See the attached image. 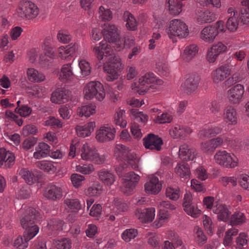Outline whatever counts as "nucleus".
Masks as SVG:
<instances>
[{
  "label": "nucleus",
  "mask_w": 249,
  "mask_h": 249,
  "mask_svg": "<svg viewBox=\"0 0 249 249\" xmlns=\"http://www.w3.org/2000/svg\"><path fill=\"white\" fill-rule=\"evenodd\" d=\"M64 203L71 209L75 210L76 211L81 209V206L80 202L77 199H66Z\"/></svg>",
  "instance_id": "nucleus-53"
},
{
  "label": "nucleus",
  "mask_w": 249,
  "mask_h": 249,
  "mask_svg": "<svg viewBox=\"0 0 249 249\" xmlns=\"http://www.w3.org/2000/svg\"><path fill=\"white\" fill-rule=\"evenodd\" d=\"M200 77L196 73L187 75L184 83L181 85L182 90L188 94H191L195 91L198 88Z\"/></svg>",
  "instance_id": "nucleus-11"
},
{
  "label": "nucleus",
  "mask_w": 249,
  "mask_h": 249,
  "mask_svg": "<svg viewBox=\"0 0 249 249\" xmlns=\"http://www.w3.org/2000/svg\"><path fill=\"white\" fill-rule=\"evenodd\" d=\"M223 142V139L218 137L202 142L201 143V149L203 152L207 154H211L218 146L222 145Z\"/></svg>",
  "instance_id": "nucleus-17"
},
{
  "label": "nucleus",
  "mask_w": 249,
  "mask_h": 249,
  "mask_svg": "<svg viewBox=\"0 0 249 249\" xmlns=\"http://www.w3.org/2000/svg\"><path fill=\"white\" fill-rule=\"evenodd\" d=\"M138 234L137 230L134 229H127L123 232L122 235V238L126 242L130 241L135 238Z\"/></svg>",
  "instance_id": "nucleus-51"
},
{
  "label": "nucleus",
  "mask_w": 249,
  "mask_h": 249,
  "mask_svg": "<svg viewBox=\"0 0 249 249\" xmlns=\"http://www.w3.org/2000/svg\"><path fill=\"white\" fill-rule=\"evenodd\" d=\"M59 112L61 117L63 119H69L72 113V109L70 108L69 106L67 105L61 106L59 109Z\"/></svg>",
  "instance_id": "nucleus-57"
},
{
  "label": "nucleus",
  "mask_w": 249,
  "mask_h": 249,
  "mask_svg": "<svg viewBox=\"0 0 249 249\" xmlns=\"http://www.w3.org/2000/svg\"><path fill=\"white\" fill-rule=\"evenodd\" d=\"M166 4L171 14L177 15L182 11V3L179 0H168Z\"/></svg>",
  "instance_id": "nucleus-35"
},
{
  "label": "nucleus",
  "mask_w": 249,
  "mask_h": 249,
  "mask_svg": "<svg viewBox=\"0 0 249 249\" xmlns=\"http://www.w3.org/2000/svg\"><path fill=\"white\" fill-rule=\"evenodd\" d=\"M123 68L119 56L113 55L108 58L107 61L104 63V70L109 75L107 77L108 81H112L118 78L121 70Z\"/></svg>",
  "instance_id": "nucleus-4"
},
{
  "label": "nucleus",
  "mask_w": 249,
  "mask_h": 249,
  "mask_svg": "<svg viewBox=\"0 0 249 249\" xmlns=\"http://www.w3.org/2000/svg\"><path fill=\"white\" fill-rule=\"evenodd\" d=\"M84 91L85 97L88 100L95 97L98 100L101 101L106 95L103 85L98 81H92L88 83Z\"/></svg>",
  "instance_id": "nucleus-5"
},
{
  "label": "nucleus",
  "mask_w": 249,
  "mask_h": 249,
  "mask_svg": "<svg viewBox=\"0 0 249 249\" xmlns=\"http://www.w3.org/2000/svg\"><path fill=\"white\" fill-rule=\"evenodd\" d=\"M53 245L57 249H69L71 247V241L69 238H61L60 240H54Z\"/></svg>",
  "instance_id": "nucleus-45"
},
{
  "label": "nucleus",
  "mask_w": 249,
  "mask_h": 249,
  "mask_svg": "<svg viewBox=\"0 0 249 249\" xmlns=\"http://www.w3.org/2000/svg\"><path fill=\"white\" fill-rule=\"evenodd\" d=\"M40 213L33 207L28 208L21 215L20 224L25 229L23 237L26 240H31L38 232L39 228L35 223L40 218Z\"/></svg>",
  "instance_id": "nucleus-1"
},
{
  "label": "nucleus",
  "mask_w": 249,
  "mask_h": 249,
  "mask_svg": "<svg viewBox=\"0 0 249 249\" xmlns=\"http://www.w3.org/2000/svg\"><path fill=\"white\" fill-rule=\"evenodd\" d=\"M81 156L82 159L92 161L97 164H103L105 161L104 156H100L96 150L90 148L88 144L83 145Z\"/></svg>",
  "instance_id": "nucleus-9"
},
{
  "label": "nucleus",
  "mask_w": 249,
  "mask_h": 249,
  "mask_svg": "<svg viewBox=\"0 0 249 249\" xmlns=\"http://www.w3.org/2000/svg\"><path fill=\"white\" fill-rule=\"evenodd\" d=\"M125 178L124 180L135 183V184H138L139 179L140 177L138 175L135 174L134 172H129L128 173L126 174V175L124 176Z\"/></svg>",
  "instance_id": "nucleus-62"
},
{
  "label": "nucleus",
  "mask_w": 249,
  "mask_h": 249,
  "mask_svg": "<svg viewBox=\"0 0 249 249\" xmlns=\"http://www.w3.org/2000/svg\"><path fill=\"white\" fill-rule=\"evenodd\" d=\"M148 243L154 249H160V240L156 235H152L148 238Z\"/></svg>",
  "instance_id": "nucleus-64"
},
{
  "label": "nucleus",
  "mask_w": 249,
  "mask_h": 249,
  "mask_svg": "<svg viewBox=\"0 0 249 249\" xmlns=\"http://www.w3.org/2000/svg\"><path fill=\"white\" fill-rule=\"evenodd\" d=\"M50 147L45 142H40L37 147L36 151L34 154V157L36 159H39L42 158L46 157L50 154Z\"/></svg>",
  "instance_id": "nucleus-33"
},
{
  "label": "nucleus",
  "mask_w": 249,
  "mask_h": 249,
  "mask_svg": "<svg viewBox=\"0 0 249 249\" xmlns=\"http://www.w3.org/2000/svg\"><path fill=\"white\" fill-rule=\"evenodd\" d=\"M15 159L13 153L6 151L5 149H0V167L4 163L5 168H10L14 164Z\"/></svg>",
  "instance_id": "nucleus-23"
},
{
  "label": "nucleus",
  "mask_w": 249,
  "mask_h": 249,
  "mask_svg": "<svg viewBox=\"0 0 249 249\" xmlns=\"http://www.w3.org/2000/svg\"><path fill=\"white\" fill-rule=\"evenodd\" d=\"M221 131V128L218 127H215L210 129H205L202 131L201 134H203L206 137H211L219 134Z\"/></svg>",
  "instance_id": "nucleus-61"
},
{
  "label": "nucleus",
  "mask_w": 249,
  "mask_h": 249,
  "mask_svg": "<svg viewBox=\"0 0 249 249\" xmlns=\"http://www.w3.org/2000/svg\"><path fill=\"white\" fill-rule=\"evenodd\" d=\"M223 119L228 125H234L237 124V112L231 106H227L224 110Z\"/></svg>",
  "instance_id": "nucleus-22"
},
{
  "label": "nucleus",
  "mask_w": 249,
  "mask_h": 249,
  "mask_svg": "<svg viewBox=\"0 0 249 249\" xmlns=\"http://www.w3.org/2000/svg\"><path fill=\"white\" fill-rule=\"evenodd\" d=\"M38 7L30 1H21L18 5V13L22 18L32 19L36 18L38 14Z\"/></svg>",
  "instance_id": "nucleus-7"
},
{
  "label": "nucleus",
  "mask_w": 249,
  "mask_h": 249,
  "mask_svg": "<svg viewBox=\"0 0 249 249\" xmlns=\"http://www.w3.org/2000/svg\"><path fill=\"white\" fill-rule=\"evenodd\" d=\"M64 222L62 220L53 218L50 220L48 226L53 231H62Z\"/></svg>",
  "instance_id": "nucleus-46"
},
{
  "label": "nucleus",
  "mask_w": 249,
  "mask_h": 249,
  "mask_svg": "<svg viewBox=\"0 0 249 249\" xmlns=\"http://www.w3.org/2000/svg\"><path fill=\"white\" fill-rule=\"evenodd\" d=\"M71 180L72 184L76 187H79L82 185V181L85 180L83 176L78 174H72L71 176Z\"/></svg>",
  "instance_id": "nucleus-60"
},
{
  "label": "nucleus",
  "mask_w": 249,
  "mask_h": 249,
  "mask_svg": "<svg viewBox=\"0 0 249 249\" xmlns=\"http://www.w3.org/2000/svg\"><path fill=\"white\" fill-rule=\"evenodd\" d=\"M99 18L102 21H109L112 18V13L108 8H105L104 6H101L99 9Z\"/></svg>",
  "instance_id": "nucleus-47"
},
{
  "label": "nucleus",
  "mask_w": 249,
  "mask_h": 249,
  "mask_svg": "<svg viewBox=\"0 0 249 249\" xmlns=\"http://www.w3.org/2000/svg\"><path fill=\"white\" fill-rule=\"evenodd\" d=\"M175 172L181 178L184 179L190 178V169L188 164L184 161L178 163L175 168Z\"/></svg>",
  "instance_id": "nucleus-26"
},
{
  "label": "nucleus",
  "mask_w": 249,
  "mask_h": 249,
  "mask_svg": "<svg viewBox=\"0 0 249 249\" xmlns=\"http://www.w3.org/2000/svg\"><path fill=\"white\" fill-rule=\"evenodd\" d=\"M137 185L135 183L124 180L123 185L120 187V189L124 194L129 195Z\"/></svg>",
  "instance_id": "nucleus-50"
},
{
  "label": "nucleus",
  "mask_w": 249,
  "mask_h": 249,
  "mask_svg": "<svg viewBox=\"0 0 249 249\" xmlns=\"http://www.w3.org/2000/svg\"><path fill=\"white\" fill-rule=\"evenodd\" d=\"M213 211L217 214V219L226 221L228 219L230 212L227 208L223 205L218 204L213 207Z\"/></svg>",
  "instance_id": "nucleus-27"
},
{
  "label": "nucleus",
  "mask_w": 249,
  "mask_h": 249,
  "mask_svg": "<svg viewBox=\"0 0 249 249\" xmlns=\"http://www.w3.org/2000/svg\"><path fill=\"white\" fill-rule=\"evenodd\" d=\"M179 193V190L178 188L174 189L172 187H168L166 189V196L171 200H176L180 196Z\"/></svg>",
  "instance_id": "nucleus-54"
},
{
  "label": "nucleus",
  "mask_w": 249,
  "mask_h": 249,
  "mask_svg": "<svg viewBox=\"0 0 249 249\" xmlns=\"http://www.w3.org/2000/svg\"><path fill=\"white\" fill-rule=\"evenodd\" d=\"M71 95V92L67 89L58 88L51 95V101L55 104H60L67 102Z\"/></svg>",
  "instance_id": "nucleus-15"
},
{
  "label": "nucleus",
  "mask_w": 249,
  "mask_h": 249,
  "mask_svg": "<svg viewBox=\"0 0 249 249\" xmlns=\"http://www.w3.org/2000/svg\"><path fill=\"white\" fill-rule=\"evenodd\" d=\"M198 51V48L196 44L187 46L184 50L182 55L183 60L185 62H189L193 59Z\"/></svg>",
  "instance_id": "nucleus-29"
},
{
  "label": "nucleus",
  "mask_w": 249,
  "mask_h": 249,
  "mask_svg": "<svg viewBox=\"0 0 249 249\" xmlns=\"http://www.w3.org/2000/svg\"><path fill=\"white\" fill-rule=\"evenodd\" d=\"M123 160L127 161L128 163L131 165L133 169H136L138 167L136 161V155L126 146H125L124 151L122 155L118 159V160Z\"/></svg>",
  "instance_id": "nucleus-28"
},
{
  "label": "nucleus",
  "mask_w": 249,
  "mask_h": 249,
  "mask_svg": "<svg viewBox=\"0 0 249 249\" xmlns=\"http://www.w3.org/2000/svg\"><path fill=\"white\" fill-rule=\"evenodd\" d=\"M144 187L146 193L156 195L160 191L162 184L157 177L153 176L145 184Z\"/></svg>",
  "instance_id": "nucleus-20"
},
{
  "label": "nucleus",
  "mask_w": 249,
  "mask_h": 249,
  "mask_svg": "<svg viewBox=\"0 0 249 249\" xmlns=\"http://www.w3.org/2000/svg\"><path fill=\"white\" fill-rule=\"evenodd\" d=\"M115 133L114 128L105 127L97 131L96 138L100 142H108L114 139Z\"/></svg>",
  "instance_id": "nucleus-21"
},
{
  "label": "nucleus",
  "mask_w": 249,
  "mask_h": 249,
  "mask_svg": "<svg viewBox=\"0 0 249 249\" xmlns=\"http://www.w3.org/2000/svg\"><path fill=\"white\" fill-rule=\"evenodd\" d=\"M192 195L190 193L185 194L183 202L184 210L188 214L193 217H196L200 213V211L195 205L192 204Z\"/></svg>",
  "instance_id": "nucleus-18"
},
{
  "label": "nucleus",
  "mask_w": 249,
  "mask_h": 249,
  "mask_svg": "<svg viewBox=\"0 0 249 249\" xmlns=\"http://www.w3.org/2000/svg\"><path fill=\"white\" fill-rule=\"evenodd\" d=\"M135 215L142 223L151 222L155 217V209L154 208H137L135 212Z\"/></svg>",
  "instance_id": "nucleus-14"
},
{
  "label": "nucleus",
  "mask_w": 249,
  "mask_h": 249,
  "mask_svg": "<svg viewBox=\"0 0 249 249\" xmlns=\"http://www.w3.org/2000/svg\"><path fill=\"white\" fill-rule=\"evenodd\" d=\"M232 72L229 63L222 65L213 71L212 77L214 83H218L224 80Z\"/></svg>",
  "instance_id": "nucleus-12"
},
{
  "label": "nucleus",
  "mask_w": 249,
  "mask_h": 249,
  "mask_svg": "<svg viewBox=\"0 0 249 249\" xmlns=\"http://www.w3.org/2000/svg\"><path fill=\"white\" fill-rule=\"evenodd\" d=\"M104 39L109 43L114 44V48L117 51L124 49V41L121 39L118 28L113 24H108L102 31Z\"/></svg>",
  "instance_id": "nucleus-3"
},
{
  "label": "nucleus",
  "mask_w": 249,
  "mask_h": 249,
  "mask_svg": "<svg viewBox=\"0 0 249 249\" xmlns=\"http://www.w3.org/2000/svg\"><path fill=\"white\" fill-rule=\"evenodd\" d=\"M169 30L168 32L170 38L172 36H177L180 38L185 37L189 34V30L186 24L179 19L171 21Z\"/></svg>",
  "instance_id": "nucleus-8"
},
{
  "label": "nucleus",
  "mask_w": 249,
  "mask_h": 249,
  "mask_svg": "<svg viewBox=\"0 0 249 249\" xmlns=\"http://www.w3.org/2000/svg\"><path fill=\"white\" fill-rule=\"evenodd\" d=\"M195 230L196 231V241L198 244H204L206 242L207 239L202 230L198 227H196Z\"/></svg>",
  "instance_id": "nucleus-55"
},
{
  "label": "nucleus",
  "mask_w": 249,
  "mask_h": 249,
  "mask_svg": "<svg viewBox=\"0 0 249 249\" xmlns=\"http://www.w3.org/2000/svg\"><path fill=\"white\" fill-rule=\"evenodd\" d=\"M218 32L213 25H209L203 29L201 32L200 38L205 42H213L218 35Z\"/></svg>",
  "instance_id": "nucleus-19"
},
{
  "label": "nucleus",
  "mask_w": 249,
  "mask_h": 249,
  "mask_svg": "<svg viewBox=\"0 0 249 249\" xmlns=\"http://www.w3.org/2000/svg\"><path fill=\"white\" fill-rule=\"evenodd\" d=\"M143 145L146 149L160 151L163 144V141L159 136L153 133L148 134L143 139Z\"/></svg>",
  "instance_id": "nucleus-13"
},
{
  "label": "nucleus",
  "mask_w": 249,
  "mask_h": 249,
  "mask_svg": "<svg viewBox=\"0 0 249 249\" xmlns=\"http://www.w3.org/2000/svg\"><path fill=\"white\" fill-rule=\"evenodd\" d=\"M239 21L237 16L230 17L226 22V28L230 31H235L237 30Z\"/></svg>",
  "instance_id": "nucleus-49"
},
{
  "label": "nucleus",
  "mask_w": 249,
  "mask_h": 249,
  "mask_svg": "<svg viewBox=\"0 0 249 249\" xmlns=\"http://www.w3.org/2000/svg\"><path fill=\"white\" fill-rule=\"evenodd\" d=\"M102 192V185L99 182L94 183L85 191L87 196H97Z\"/></svg>",
  "instance_id": "nucleus-43"
},
{
  "label": "nucleus",
  "mask_w": 249,
  "mask_h": 249,
  "mask_svg": "<svg viewBox=\"0 0 249 249\" xmlns=\"http://www.w3.org/2000/svg\"><path fill=\"white\" fill-rule=\"evenodd\" d=\"M96 106L92 104L82 106L77 109V114L80 116L89 117L95 113Z\"/></svg>",
  "instance_id": "nucleus-34"
},
{
  "label": "nucleus",
  "mask_w": 249,
  "mask_h": 249,
  "mask_svg": "<svg viewBox=\"0 0 249 249\" xmlns=\"http://www.w3.org/2000/svg\"><path fill=\"white\" fill-rule=\"evenodd\" d=\"M163 83V81L157 79L153 73H146L139 79L138 84L134 83L135 85L134 91L140 95H143L150 88L157 89L158 86L161 85Z\"/></svg>",
  "instance_id": "nucleus-2"
},
{
  "label": "nucleus",
  "mask_w": 249,
  "mask_h": 249,
  "mask_svg": "<svg viewBox=\"0 0 249 249\" xmlns=\"http://www.w3.org/2000/svg\"><path fill=\"white\" fill-rule=\"evenodd\" d=\"M191 132L190 128L177 125L172 130L170 131V134L173 138L178 139L185 137Z\"/></svg>",
  "instance_id": "nucleus-30"
},
{
  "label": "nucleus",
  "mask_w": 249,
  "mask_h": 249,
  "mask_svg": "<svg viewBox=\"0 0 249 249\" xmlns=\"http://www.w3.org/2000/svg\"><path fill=\"white\" fill-rule=\"evenodd\" d=\"M211 48L212 50L218 55L227 50V47L221 42H218L216 44H213Z\"/></svg>",
  "instance_id": "nucleus-58"
},
{
  "label": "nucleus",
  "mask_w": 249,
  "mask_h": 249,
  "mask_svg": "<svg viewBox=\"0 0 249 249\" xmlns=\"http://www.w3.org/2000/svg\"><path fill=\"white\" fill-rule=\"evenodd\" d=\"M44 195L46 198L53 200L59 199L62 196V190L60 187L52 185L46 189Z\"/></svg>",
  "instance_id": "nucleus-25"
},
{
  "label": "nucleus",
  "mask_w": 249,
  "mask_h": 249,
  "mask_svg": "<svg viewBox=\"0 0 249 249\" xmlns=\"http://www.w3.org/2000/svg\"><path fill=\"white\" fill-rule=\"evenodd\" d=\"M98 175L100 179L107 186L111 185L115 181V176L109 171L102 170L99 171Z\"/></svg>",
  "instance_id": "nucleus-31"
},
{
  "label": "nucleus",
  "mask_w": 249,
  "mask_h": 249,
  "mask_svg": "<svg viewBox=\"0 0 249 249\" xmlns=\"http://www.w3.org/2000/svg\"><path fill=\"white\" fill-rule=\"evenodd\" d=\"M36 164L37 167L45 172H49L52 171L54 172L56 170V167L51 162L40 161L36 162Z\"/></svg>",
  "instance_id": "nucleus-52"
},
{
  "label": "nucleus",
  "mask_w": 249,
  "mask_h": 249,
  "mask_svg": "<svg viewBox=\"0 0 249 249\" xmlns=\"http://www.w3.org/2000/svg\"><path fill=\"white\" fill-rule=\"evenodd\" d=\"M27 73L29 80L32 82H41L45 79V76L34 69H28Z\"/></svg>",
  "instance_id": "nucleus-41"
},
{
  "label": "nucleus",
  "mask_w": 249,
  "mask_h": 249,
  "mask_svg": "<svg viewBox=\"0 0 249 249\" xmlns=\"http://www.w3.org/2000/svg\"><path fill=\"white\" fill-rule=\"evenodd\" d=\"M95 127L94 122H89L84 126H77L75 129L78 136L85 138L90 134Z\"/></svg>",
  "instance_id": "nucleus-32"
},
{
  "label": "nucleus",
  "mask_w": 249,
  "mask_h": 249,
  "mask_svg": "<svg viewBox=\"0 0 249 249\" xmlns=\"http://www.w3.org/2000/svg\"><path fill=\"white\" fill-rule=\"evenodd\" d=\"M246 217L244 214L240 212H236L231 215V223L233 225H237L245 222Z\"/></svg>",
  "instance_id": "nucleus-48"
},
{
  "label": "nucleus",
  "mask_w": 249,
  "mask_h": 249,
  "mask_svg": "<svg viewBox=\"0 0 249 249\" xmlns=\"http://www.w3.org/2000/svg\"><path fill=\"white\" fill-rule=\"evenodd\" d=\"M124 110L119 108L114 115L115 124L123 128L125 127L127 124L126 121L124 117Z\"/></svg>",
  "instance_id": "nucleus-40"
},
{
  "label": "nucleus",
  "mask_w": 249,
  "mask_h": 249,
  "mask_svg": "<svg viewBox=\"0 0 249 249\" xmlns=\"http://www.w3.org/2000/svg\"><path fill=\"white\" fill-rule=\"evenodd\" d=\"M42 48L44 51L45 55L53 59L55 56L53 48L51 46V39L50 37L45 38L42 45Z\"/></svg>",
  "instance_id": "nucleus-39"
},
{
  "label": "nucleus",
  "mask_w": 249,
  "mask_h": 249,
  "mask_svg": "<svg viewBox=\"0 0 249 249\" xmlns=\"http://www.w3.org/2000/svg\"><path fill=\"white\" fill-rule=\"evenodd\" d=\"M19 175L29 185L34 184L37 180V177L32 172L26 168L21 169Z\"/></svg>",
  "instance_id": "nucleus-36"
},
{
  "label": "nucleus",
  "mask_w": 249,
  "mask_h": 249,
  "mask_svg": "<svg viewBox=\"0 0 249 249\" xmlns=\"http://www.w3.org/2000/svg\"><path fill=\"white\" fill-rule=\"evenodd\" d=\"M244 93V88L241 84H237L228 91V98L233 103L236 104L240 102Z\"/></svg>",
  "instance_id": "nucleus-16"
},
{
  "label": "nucleus",
  "mask_w": 249,
  "mask_h": 249,
  "mask_svg": "<svg viewBox=\"0 0 249 249\" xmlns=\"http://www.w3.org/2000/svg\"><path fill=\"white\" fill-rule=\"evenodd\" d=\"M240 18L241 22L244 24L249 23V9L248 7H243L241 8L239 13Z\"/></svg>",
  "instance_id": "nucleus-56"
},
{
  "label": "nucleus",
  "mask_w": 249,
  "mask_h": 249,
  "mask_svg": "<svg viewBox=\"0 0 249 249\" xmlns=\"http://www.w3.org/2000/svg\"><path fill=\"white\" fill-rule=\"evenodd\" d=\"M215 19L214 14L209 11L201 12L197 17V20L201 23H210Z\"/></svg>",
  "instance_id": "nucleus-44"
},
{
  "label": "nucleus",
  "mask_w": 249,
  "mask_h": 249,
  "mask_svg": "<svg viewBox=\"0 0 249 249\" xmlns=\"http://www.w3.org/2000/svg\"><path fill=\"white\" fill-rule=\"evenodd\" d=\"M195 149L189 148L186 144L181 145L179 149V157L183 160H192L195 158Z\"/></svg>",
  "instance_id": "nucleus-24"
},
{
  "label": "nucleus",
  "mask_w": 249,
  "mask_h": 249,
  "mask_svg": "<svg viewBox=\"0 0 249 249\" xmlns=\"http://www.w3.org/2000/svg\"><path fill=\"white\" fill-rule=\"evenodd\" d=\"M93 51L95 54L96 55V57L98 61V62L96 64L98 68L101 67L102 64L104 63L103 62H101V61L103 59L104 56H108L110 57L113 55H115L113 53V51L111 46L106 42H101L99 46H95L93 48Z\"/></svg>",
  "instance_id": "nucleus-10"
},
{
  "label": "nucleus",
  "mask_w": 249,
  "mask_h": 249,
  "mask_svg": "<svg viewBox=\"0 0 249 249\" xmlns=\"http://www.w3.org/2000/svg\"><path fill=\"white\" fill-rule=\"evenodd\" d=\"M29 240H26V238L24 237V239L22 237L18 236L15 241L14 246L16 247L17 249H25L28 247V241Z\"/></svg>",
  "instance_id": "nucleus-59"
},
{
  "label": "nucleus",
  "mask_w": 249,
  "mask_h": 249,
  "mask_svg": "<svg viewBox=\"0 0 249 249\" xmlns=\"http://www.w3.org/2000/svg\"><path fill=\"white\" fill-rule=\"evenodd\" d=\"M79 68L81 70V73L83 77L89 75L91 72V67L89 66V62L85 60H81L78 66H77V70H74L75 73L79 71Z\"/></svg>",
  "instance_id": "nucleus-42"
},
{
  "label": "nucleus",
  "mask_w": 249,
  "mask_h": 249,
  "mask_svg": "<svg viewBox=\"0 0 249 249\" xmlns=\"http://www.w3.org/2000/svg\"><path fill=\"white\" fill-rule=\"evenodd\" d=\"M37 142V139L35 137H29L26 139L22 143L24 149L28 150L33 147Z\"/></svg>",
  "instance_id": "nucleus-63"
},
{
  "label": "nucleus",
  "mask_w": 249,
  "mask_h": 249,
  "mask_svg": "<svg viewBox=\"0 0 249 249\" xmlns=\"http://www.w3.org/2000/svg\"><path fill=\"white\" fill-rule=\"evenodd\" d=\"M73 73L72 70L71 64H64L61 70L59 78L62 80H71L73 78Z\"/></svg>",
  "instance_id": "nucleus-37"
},
{
  "label": "nucleus",
  "mask_w": 249,
  "mask_h": 249,
  "mask_svg": "<svg viewBox=\"0 0 249 249\" xmlns=\"http://www.w3.org/2000/svg\"><path fill=\"white\" fill-rule=\"evenodd\" d=\"M214 160L216 163L226 168H234L238 163L237 157L225 150L216 152L214 156Z\"/></svg>",
  "instance_id": "nucleus-6"
},
{
  "label": "nucleus",
  "mask_w": 249,
  "mask_h": 249,
  "mask_svg": "<svg viewBox=\"0 0 249 249\" xmlns=\"http://www.w3.org/2000/svg\"><path fill=\"white\" fill-rule=\"evenodd\" d=\"M124 17L126 21V28L129 30L135 31L137 29V23L134 16L129 12H125Z\"/></svg>",
  "instance_id": "nucleus-38"
}]
</instances>
